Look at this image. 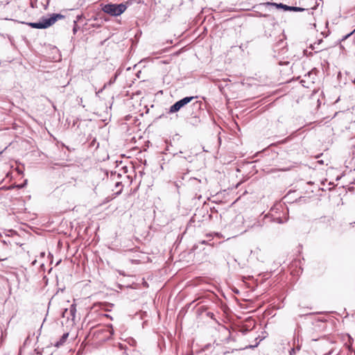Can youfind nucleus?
<instances>
[{"mask_svg": "<svg viewBox=\"0 0 355 355\" xmlns=\"http://www.w3.org/2000/svg\"><path fill=\"white\" fill-rule=\"evenodd\" d=\"M322 50V49H317V50L315 51V53L320 52V51H321Z\"/></svg>", "mask_w": 355, "mask_h": 355, "instance_id": "obj_23", "label": "nucleus"}, {"mask_svg": "<svg viewBox=\"0 0 355 355\" xmlns=\"http://www.w3.org/2000/svg\"><path fill=\"white\" fill-rule=\"evenodd\" d=\"M68 314V309H65L64 311V312L62 313V317L64 318V317H67V319L69 320V315H67Z\"/></svg>", "mask_w": 355, "mask_h": 355, "instance_id": "obj_14", "label": "nucleus"}, {"mask_svg": "<svg viewBox=\"0 0 355 355\" xmlns=\"http://www.w3.org/2000/svg\"><path fill=\"white\" fill-rule=\"evenodd\" d=\"M350 225H352L353 227H355V222L351 223Z\"/></svg>", "mask_w": 355, "mask_h": 355, "instance_id": "obj_20", "label": "nucleus"}, {"mask_svg": "<svg viewBox=\"0 0 355 355\" xmlns=\"http://www.w3.org/2000/svg\"><path fill=\"white\" fill-rule=\"evenodd\" d=\"M197 98L196 96H186L177 102L170 107L168 113H175L178 112L184 106L189 103L193 99Z\"/></svg>", "mask_w": 355, "mask_h": 355, "instance_id": "obj_3", "label": "nucleus"}, {"mask_svg": "<svg viewBox=\"0 0 355 355\" xmlns=\"http://www.w3.org/2000/svg\"><path fill=\"white\" fill-rule=\"evenodd\" d=\"M68 337H69V333L64 334L62 336V337L60 338V340L58 341L55 344V346L57 347H59L60 346H62V345H64V343L66 342V340H67Z\"/></svg>", "mask_w": 355, "mask_h": 355, "instance_id": "obj_6", "label": "nucleus"}, {"mask_svg": "<svg viewBox=\"0 0 355 355\" xmlns=\"http://www.w3.org/2000/svg\"><path fill=\"white\" fill-rule=\"evenodd\" d=\"M6 258H3V259H0V261H3V260H6Z\"/></svg>", "mask_w": 355, "mask_h": 355, "instance_id": "obj_24", "label": "nucleus"}, {"mask_svg": "<svg viewBox=\"0 0 355 355\" xmlns=\"http://www.w3.org/2000/svg\"><path fill=\"white\" fill-rule=\"evenodd\" d=\"M76 313V304H73L70 306L69 313L70 316L71 317V320H73L75 318V315Z\"/></svg>", "mask_w": 355, "mask_h": 355, "instance_id": "obj_8", "label": "nucleus"}, {"mask_svg": "<svg viewBox=\"0 0 355 355\" xmlns=\"http://www.w3.org/2000/svg\"><path fill=\"white\" fill-rule=\"evenodd\" d=\"M257 16L260 17H268V15H267V14H261V13L259 12L257 15Z\"/></svg>", "mask_w": 355, "mask_h": 355, "instance_id": "obj_15", "label": "nucleus"}, {"mask_svg": "<svg viewBox=\"0 0 355 355\" xmlns=\"http://www.w3.org/2000/svg\"><path fill=\"white\" fill-rule=\"evenodd\" d=\"M83 15H78V16L76 17V21H77V22H78L80 19H81L83 18Z\"/></svg>", "mask_w": 355, "mask_h": 355, "instance_id": "obj_17", "label": "nucleus"}, {"mask_svg": "<svg viewBox=\"0 0 355 355\" xmlns=\"http://www.w3.org/2000/svg\"><path fill=\"white\" fill-rule=\"evenodd\" d=\"M116 76H115L113 78H112L110 82H109V84L111 85L113 83H114V81L116 80Z\"/></svg>", "mask_w": 355, "mask_h": 355, "instance_id": "obj_16", "label": "nucleus"}, {"mask_svg": "<svg viewBox=\"0 0 355 355\" xmlns=\"http://www.w3.org/2000/svg\"><path fill=\"white\" fill-rule=\"evenodd\" d=\"M112 306L113 304H104V303H98V304H94V307L98 306L101 309H104L105 311H109V309L107 308H106V306Z\"/></svg>", "mask_w": 355, "mask_h": 355, "instance_id": "obj_9", "label": "nucleus"}, {"mask_svg": "<svg viewBox=\"0 0 355 355\" xmlns=\"http://www.w3.org/2000/svg\"><path fill=\"white\" fill-rule=\"evenodd\" d=\"M64 16L61 14H53L50 17H42L38 22L29 23L28 25L33 28H46L55 23L58 19H62Z\"/></svg>", "mask_w": 355, "mask_h": 355, "instance_id": "obj_1", "label": "nucleus"}, {"mask_svg": "<svg viewBox=\"0 0 355 355\" xmlns=\"http://www.w3.org/2000/svg\"><path fill=\"white\" fill-rule=\"evenodd\" d=\"M316 43L313 44H311L310 48H311L313 50L317 49V47H315Z\"/></svg>", "mask_w": 355, "mask_h": 355, "instance_id": "obj_19", "label": "nucleus"}, {"mask_svg": "<svg viewBox=\"0 0 355 355\" xmlns=\"http://www.w3.org/2000/svg\"><path fill=\"white\" fill-rule=\"evenodd\" d=\"M200 243H201L202 244H206V243H207V241H200Z\"/></svg>", "mask_w": 355, "mask_h": 355, "instance_id": "obj_21", "label": "nucleus"}, {"mask_svg": "<svg viewBox=\"0 0 355 355\" xmlns=\"http://www.w3.org/2000/svg\"><path fill=\"white\" fill-rule=\"evenodd\" d=\"M78 28H79V27L77 25V21H73V33L74 35L77 33Z\"/></svg>", "mask_w": 355, "mask_h": 355, "instance_id": "obj_11", "label": "nucleus"}, {"mask_svg": "<svg viewBox=\"0 0 355 355\" xmlns=\"http://www.w3.org/2000/svg\"><path fill=\"white\" fill-rule=\"evenodd\" d=\"M302 339L300 338L299 334H295L292 345L293 347L289 350V355H295L301 349Z\"/></svg>", "mask_w": 355, "mask_h": 355, "instance_id": "obj_4", "label": "nucleus"}, {"mask_svg": "<svg viewBox=\"0 0 355 355\" xmlns=\"http://www.w3.org/2000/svg\"><path fill=\"white\" fill-rule=\"evenodd\" d=\"M286 11H295V12H302L305 10L304 8H300V7H295V6H287L285 7Z\"/></svg>", "mask_w": 355, "mask_h": 355, "instance_id": "obj_7", "label": "nucleus"}, {"mask_svg": "<svg viewBox=\"0 0 355 355\" xmlns=\"http://www.w3.org/2000/svg\"><path fill=\"white\" fill-rule=\"evenodd\" d=\"M3 244H6V242L5 241H3Z\"/></svg>", "mask_w": 355, "mask_h": 355, "instance_id": "obj_27", "label": "nucleus"}, {"mask_svg": "<svg viewBox=\"0 0 355 355\" xmlns=\"http://www.w3.org/2000/svg\"><path fill=\"white\" fill-rule=\"evenodd\" d=\"M273 221H274V222H275V223H279V224H281V223H284V222H283V220H282V219L280 217H278V218H274V219H273Z\"/></svg>", "mask_w": 355, "mask_h": 355, "instance_id": "obj_13", "label": "nucleus"}, {"mask_svg": "<svg viewBox=\"0 0 355 355\" xmlns=\"http://www.w3.org/2000/svg\"><path fill=\"white\" fill-rule=\"evenodd\" d=\"M266 6V7L274 6V7H276L277 8H282L284 10H285V7L286 6V5L283 4L282 3H270V2H266V3H264L263 4H260L259 6Z\"/></svg>", "mask_w": 355, "mask_h": 355, "instance_id": "obj_5", "label": "nucleus"}, {"mask_svg": "<svg viewBox=\"0 0 355 355\" xmlns=\"http://www.w3.org/2000/svg\"><path fill=\"white\" fill-rule=\"evenodd\" d=\"M2 153H3V151H1V152H0V155H1Z\"/></svg>", "mask_w": 355, "mask_h": 355, "instance_id": "obj_28", "label": "nucleus"}, {"mask_svg": "<svg viewBox=\"0 0 355 355\" xmlns=\"http://www.w3.org/2000/svg\"><path fill=\"white\" fill-rule=\"evenodd\" d=\"M105 315L107 318H111V317H110L109 315H107V314H105Z\"/></svg>", "mask_w": 355, "mask_h": 355, "instance_id": "obj_25", "label": "nucleus"}, {"mask_svg": "<svg viewBox=\"0 0 355 355\" xmlns=\"http://www.w3.org/2000/svg\"><path fill=\"white\" fill-rule=\"evenodd\" d=\"M17 171H18L19 173H21V170L17 169Z\"/></svg>", "mask_w": 355, "mask_h": 355, "instance_id": "obj_26", "label": "nucleus"}, {"mask_svg": "<svg viewBox=\"0 0 355 355\" xmlns=\"http://www.w3.org/2000/svg\"><path fill=\"white\" fill-rule=\"evenodd\" d=\"M321 42H322V40H319L318 42V44H320Z\"/></svg>", "mask_w": 355, "mask_h": 355, "instance_id": "obj_22", "label": "nucleus"}, {"mask_svg": "<svg viewBox=\"0 0 355 355\" xmlns=\"http://www.w3.org/2000/svg\"><path fill=\"white\" fill-rule=\"evenodd\" d=\"M115 187L116 188H119V190L118 191H116V195L120 194L121 193V191H122V187H123L122 183L120 182H116L115 184Z\"/></svg>", "mask_w": 355, "mask_h": 355, "instance_id": "obj_10", "label": "nucleus"}, {"mask_svg": "<svg viewBox=\"0 0 355 355\" xmlns=\"http://www.w3.org/2000/svg\"><path fill=\"white\" fill-rule=\"evenodd\" d=\"M26 182H27V180L25 181L24 184H21L20 185H17V187L20 189L23 188L24 187V185L26 184Z\"/></svg>", "mask_w": 355, "mask_h": 355, "instance_id": "obj_18", "label": "nucleus"}, {"mask_svg": "<svg viewBox=\"0 0 355 355\" xmlns=\"http://www.w3.org/2000/svg\"><path fill=\"white\" fill-rule=\"evenodd\" d=\"M128 1L126 2V3H107L102 8V10L104 12L110 15L111 16L117 17L125 11L128 7Z\"/></svg>", "mask_w": 355, "mask_h": 355, "instance_id": "obj_2", "label": "nucleus"}, {"mask_svg": "<svg viewBox=\"0 0 355 355\" xmlns=\"http://www.w3.org/2000/svg\"><path fill=\"white\" fill-rule=\"evenodd\" d=\"M355 32V29L352 31L351 33L347 34L346 35L343 36L342 38V41L345 40L347 38H348L351 35H352Z\"/></svg>", "mask_w": 355, "mask_h": 355, "instance_id": "obj_12", "label": "nucleus"}]
</instances>
